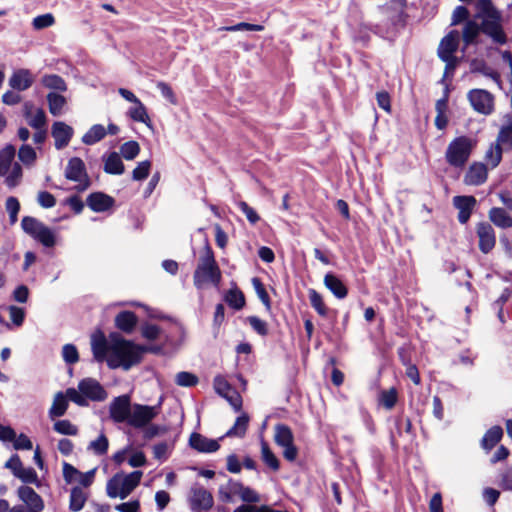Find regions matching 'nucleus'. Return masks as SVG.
Here are the masks:
<instances>
[{"label":"nucleus","instance_id":"nucleus-10","mask_svg":"<svg viewBox=\"0 0 512 512\" xmlns=\"http://www.w3.org/2000/svg\"><path fill=\"white\" fill-rule=\"evenodd\" d=\"M213 504V496L207 489L202 486L191 488L189 506L192 512H209Z\"/></svg>","mask_w":512,"mask_h":512},{"label":"nucleus","instance_id":"nucleus-50","mask_svg":"<svg viewBox=\"0 0 512 512\" xmlns=\"http://www.w3.org/2000/svg\"><path fill=\"white\" fill-rule=\"evenodd\" d=\"M108 447L109 441L103 433L100 434L96 440L91 441L88 445V449L92 450L98 456L106 454Z\"/></svg>","mask_w":512,"mask_h":512},{"label":"nucleus","instance_id":"nucleus-39","mask_svg":"<svg viewBox=\"0 0 512 512\" xmlns=\"http://www.w3.org/2000/svg\"><path fill=\"white\" fill-rule=\"evenodd\" d=\"M47 102L49 106V111L53 116H58L61 114L64 105L66 104V99L64 96L50 92L47 94Z\"/></svg>","mask_w":512,"mask_h":512},{"label":"nucleus","instance_id":"nucleus-30","mask_svg":"<svg viewBox=\"0 0 512 512\" xmlns=\"http://www.w3.org/2000/svg\"><path fill=\"white\" fill-rule=\"evenodd\" d=\"M490 221L500 228L512 227V218L507 214L505 209L493 207L489 211Z\"/></svg>","mask_w":512,"mask_h":512},{"label":"nucleus","instance_id":"nucleus-25","mask_svg":"<svg viewBox=\"0 0 512 512\" xmlns=\"http://www.w3.org/2000/svg\"><path fill=\"white\" fill-rule=\"evenodd\" d=\"M91 347L94 359L97 362H103L106 359L109 346L106 337L102 332L92 336Z\"/></svg>","mask_w":512,"mask_h":512},{"label":"nucleus","instance_id":"nucleus-42","mask_svg":"<svg viewBox=\"0 0 512 512\" xmlns=\"http://www.w3.org/2000/svg\"><path fill=\"white\" fill-rule=\"evenodd\" d=\"M476 8L478 12L475 15V19H482L484 17L500 14L497 8L494 7L491 0H477Z\"/></svg>","mask_w":512,"mask_h":512},{"label":"nucleus","instance_id":"nucleus-35","mask_svg":"<svg viewBox=\"0 0 512 512\" xmlns=\"http://www.w3.org/2000/svg\"><path fill=\"white\" fill-rule=\"evenodd\" d=\"M68 408V398L62 392H58L53 400L52 406L49 409V417H61L66 413Z\"/></svg>","mask_w":512,"mask_h":512},{"label":"nucleus","instance_id":"nucleus-54","mask_svg":"<svg viewBox=\"0 0 512 512\" xmlns=\"http://www.w3.org/2000/svg\"><path fill=\"white\" fill-rule=\"evenodd\" d=\"M150 169L151 162L149 160L139 162L138 165L132 171V179L134 181L145 180L149 176Z\"/></svg>","mask_w":512,"mask_h":512},{"label":"nucleus","instance_id":"nucleus-22","mask_svg":"<svg viewBox=\"0 0 512 512\" xmlns=\"http://www.w3.org/2000/svg\"><path fill=\"white\" fill-rule=\"evenodd\" d=\"M87 170L84 161L79 157L69 159L66 169V179L74 182H81L84 176H87Z\"/></svg>","mask_w":512,"mask_h":512},{"label":"nucleus","instance_id":"nucleus-4","mask_svg":"<svg viewBox=\"0 0 512 512\" xmlns=\"http://www.w3.org/2000/svg\"><path fill=\"white\" fill-rule=\"evenodd\" d=\"M143 472L136 470L130 474L116 473L106 483V494L110 498L126 499L140 484Z\"/></svg>","mask_w":512,"mask_h":512},{"label":"nucleus","instance_id":"nucleus-33","mask_svg":"<svg viewBox=\"0 0 512 512\" xmlns=\"http://www.w3.org/2000/svg\"><path fill=\"white\" fill-rule=\"evenodd\" d=\"M274 441L280 447L293 443L294 436L291 428L285 424H277L275 427Z\"/></svg>","mask_w":512,"mask_h":512},{"label":"nucleus","instance_id":"nucleus-36","mask_svg":"<svg viewBox=\"0 0 512 512\" xmlns=\"http://www.w3.org/2000/svg\"><path fill=\"white\" fill-rule=\"evenodd\" d=\"M86 500L87 495L82 488L78 486L73 487L70 492L69 509L73 512L80 511L84 507Z\"/></svg>","mask_w":512,"mask_h":512},{"label":"nucleus","instance_id":"nucleus-58","mask_svg":"<svg viewBox=\"0 0 512 512\" xmlns=\"http://www.w3.org/2000/svg\"><path fill=\"white\" fill-rule=\"evenodd\" d=\"M247 321L249 322L252 329L261 336H267L269 333L267 323L260 319L257 316H249L247 317Z\"/></svg>","mask_w":512,"mask_h":512},{"label":"nucleus","instance_id":"nucleus-52","mask_svg":"<svg viewBox=\"0 0 512 512\" xmlns=\"http://www.w3.org/2000/svg\"><path fill=\"white\" fill-rule=\"evenodd\" d=\"M472 73H481L485 76L491 77L498 81L499 75L496 72L489 71L487 64L484 60L473 59L470 63Z\"/></svg>","mask_w":512,"mask_h":512},{"label":"nucleus","instance_id":"nucleus-13","mask_svg":"<svg viewBox=\"0 0 512 512\" xmlns=\"http://www.w3.org/2000/svg\"><path fill=\"white\" fill-rule=\"evenodd\" d=\"M78 390L91 401H104L107 392L94 378H84L78 384Z\"/></svg>","mask_w":512,"mask_h":512},{"label":"nucleus","instance_id":"nucleus-6","mask_svg":"<svg viewBox=\"0 0 512 512\" xmlns=\"http://www.w3.org/2000/svg\"><path fill=\"white\" fill-rule=\"evenodd\" d=\"M17 496L23 504L14 505L11 512H42L45 507L42 497L28 485H21Z\"/></svg>","mask_w":512,"mask_h":512},{"label":"nucleus","instance_id":"nucleus-51","mask_svg":"<svg viewBox=\"0 0 512 512\" xmlns=\"http://www.w3.org/2000/svg\"><path fill=\"white\" fill-rule=\"evenodd\" d=\"M54 431L62 435L75 436L78 433V428L71 423L70 420H58L53 425Z\"/></svg>","mask_w":512,"mask_h":512},{"label":"nucleus","instance_id":"nucleus-48","mask_svg":"<svg viewBox=\"0 0 512 512\" xmlns=\"http://www.w3.org/2000/svg\"><path fill=\"white\" fill-rule=\"evenodd\" d=\"M15 477L20 479L25 484H35L37 487L40 486V481L38 479L37 472L32 467H22Z\"/></svg>","mask_w":512,"mask_h":512},{"label":"nucleus","instance_id":"nucleus-11","mask_svg":"<svg viewBox=\"0 0 512 512\" xmlns=\"http://www.w3.org/2000/svg\"><path fill=\"white\" fill-rule=\"evenodd\" d=\"M213 386L217 394L225 398L235 411H240L242 408L241 395L232 388L230 383L221 375H218L213 380Z\"/></svg>","mask_w":512,"mask_h":512},{"label":"nucleus","instance_id":"nucleus-28","mask_svg":"<svg viewBox=\"0 0 512 512\" xmlns=\"http://www.w3.org/2000/svg\"><path fill=\"white\" fill-rule=\"evenodd\" d=\"M503 429L496 425L486 431L481 440V447L486 450H492L502 439Z\"/></svg>","mask_w":512,"mask_h":512},{"label":"nucleus","instance_id":"nucleus-7","mask_svg":"<svg viewBox=\"0 0 512 512\" xmlns=\"http://www.w3.org/2000/svg\"><path fill=\"white\" fill-rule=\"evenodd\" d=\"M161 401L155 406L133 404L127 424L137 429L146 427L159 414Z\"/></svg>","mask_w":512,"mask_h":512},{"label":"nucleus","instance_id":"nucleus-16","mask_svg":"<svg viewBox=\"0 0 512 512\" xmlns=\"http://www.w3.org/2000/svg\"><path fill=\"white\" fill-rule=\"evenodd\" d=\"M73 134V128L65 122L56 121L52 125L51 135L55 140L54 145L57 150H61L68 146Z\"/></svg>","mask_w":512,"mask_h":512},{"label":"nucleus","instance_id":"nucleus-41","mask_svg":"<svg viewBox=\"0 0 512 512\" xmlns=\"http://www.w3.org/2000/svg\"><path fill=\"white\" fill-rule=\"evenodd\" d=\"M308 296L311 306L314 310L322 317H326L328 314V308L326 307L323 297L315 289H309Z\"/></svg>","mask_w":512,"mask_h":512},{"label":"nucleus","instance_id":"nucleus-40","mask_svg":"<svg viewBox=\"0 0 512 512\" xmlns=\"http://www.w3.org/2000/svg\"><path fill=\"white\" fill-rule=\"evenodd\" d=\"M42 84L49 89L56 90L59 92H65L67 85L64 79L57 74L44 75L42 78Z\"/></svg>","mask_w":512,"mask_h":512},{"label":"nucleus","instance_id":"nucleus-24","mask_svg":"<svg viewBox=\"0 0 512 512\" xmlns=\"http://www.w3.org/2000/svg\"><path fill=\"white\" fill-rule=\"evenodd\" d=\"M104 162L103 170L107 174L121 175L125 171L124 164L121 160V156L117 152H111L108 155L102 157Z\"/></svg>","mask_w":512,"mask_h":512},{"label":"nucleus","instance_id":"nucleus-21","mask_svg":"<svg viewBox=\"0 0 512 512\" xmlns=\"http://www.w3.org/2000/svg\"><path fill=\"white\" fill-rule=\"evenodd\" d=\"M459 47V32L457 30H451L445 35L438 46L437 55L439 58L445 56H454V53Z\"/></svg>","mask_w":512,"mask_h":512},{"label":"nucleus","instance_id":"nucleus-29","mask_svg":"<svg viewBox=\"0 0 512 512\" xmlns=\"http://www.w3.org/2000/svg\"><path fill=\"white\" fill-rule=\"evenodd\" d=\"M249 416L246 413H242L240 416L236 418L234 425L225 433L223 437H244L249 424Z\"/></svg>","mask_w":512,"mask_h":512},{"label":"nucleus","instance_id":"nucleus-37","mask_svg":"<svg viewBox=\"0 0 512 512\" xmlns=\"http://www.w3.org/2000/svg\"><path fill=\"white\" fill-rule=\"evenodd\" d=\"M136 105V107H131L129 109V117L136 122H141L147 125L148 127H151V120L148 116L147 109L144 106V104L141 101H139L136 103Z\"/></svg>","mask_w":512,"mask_h":512},{"label":"nucleus","instance_id":"nucleus-9","mask_svg":"<svg viewBox=\"0 0 512 512\" xmlns=\"http://www.w3.org/2000/svg\"><path fill=\"white\" fill-rule=\"evenodd\" d=\"M467 98L473 109L483 115H490L494 110V96L484 89H472Z\"/></svg>","mask_w":512,"mask_h":512},{"label":"nucleus","instance_id":"nucleus-53","mask_svg":"<svg viewBox=\"0 0 512 512\" xmlns=\"http://www.w3.org/2000/svg\"><path fill=\"white\" fill-rule=\"evenodd\" d=\"M495 144L501 147L502 145H507L508 148L512 149V120L508 125L500 128Z\"/></svg>","mask_w":512,"mask_h":512},{"label":"nucleus","instance_id":"nucleus-14","mask_svg":"<svg viewBox=\"0 0 512 512\" xmlns=\"http://www.w3.org/2000/svg\"><path fill=\"white\" fill-rule=\"evenodd\" d=\"M476 233L479 238V249L482 253L488 254L496 244V235L494 228L488 222L477 224Z\"/></svg>","mask_w":512,"mask_h":512},{"label":"nucleus","instance_id":"nucleus-45","mask_svg":"<svg viewBox=\"0 0 512 512\" xmlns=\"http://www.w3.org/2000/svg\"><path fill=\"white\" fill-rule=\"evenodd\" d=\"M120 153L124 159L133 160L140 153V145L134 140L127 141L120 146Z\"/></svg>","mask_w":512,"mask_h":512},{"label":"nucleus","instance_id":"nucleus-57","mask_svg":"<svg viewBox=\"0 0 512 512\" xmlns=\"http://www.w3.org/2000/svg\"><path fill=\"white\" fill-rule=\"evenodd\" d=\"M18 158L23 164L29 165L35 161L36 152L32 146L23 144L18 151Z\"/></svg>","mask_w":512,"mask_h":512},{"label":"nucleus","instance_id":"nucleus-18","mask_svg":"<svg viewBox=\"0 0 512 512\" xmlns=\"http://www.w3.org/2000/svg\"><path fill=\"white\" fill-rule=\"evenodd\" d=\"M87 206L96 213L106 212L115 204V199L104 192H93L86 199Z\"/></svg>","mask_w":512,"mask_h":512},{"label":"nucleus","instance_id":"nucleus-12","mask_svg":"<svg viewBox=\"0 0 512 512\" xmlns=\"http://www.w3.org/2000/svg\"><path fill=\"white\" fill-rule=\"evenodd\" d=\"M132 408L130 396L125 394L115 397L109 405L110 418L115 423H127Z\"/></svg>","mask_w":512,"mask_h":512},{"label":"nucleus","instance_id":"nucleus-15","mask_svg":"<svg viewBox=\"0 0 512 512\" xmlns=\"http://www.w3.org/2000/svg\"><path fill=\"white\" fill-rule=\"evenodd\" d=\"M453 206L459 211L457 219L459 223L466 224L476 206L477 200L472 195H458L452 199Z\"/></svg>","mask_w":512,"mask_h":512},{"label":"nucleus","instance_id":"nucleus-20","mask_svg":"<svg viewBox=\"0 0 512 512\" xmlns=\"http://www.w3.org/2000/svg\"><path fill=\"white\" fill-rule=\"evenodd\" d=\"M189 445L201 453H213L219 450L220 444L218 440L209 439L202 434L192 433L189 439Z\"/></svg>","mask_w":512,"mask_h":512},{"label":"nucleus","instance_id":"nucleus-46","mask_svg":"<svg viewBox=\"0 0 512 512\" xmlns=\"http://www.w3.org/2000/svg\"><path fill=\"white\" fill-rule=\"evenodd\" d=\"M397 399V390L392 387L389 390H384L380 393L379 402L385 409L391 410L396 405Z\"/></svg>","mask_w":512,"mask_h":512},{"label":"nucleus","instance_id":"nucleus-56","mask_svg":"<svg viewBox=\"0 0 512 512\" xmlns=\"http://www.w3.org/2000/svg\"><path fill=\"white\" fill-rule=\"evenodd\" d=\"M367 28L382 38H392L393 29L389 28L388 22L386 20L382 23L368 24Z\"/></svg>","mask_w":512,"mask_h":512},{"label":"nucleus","instance_id":"nucleus-32","mask_svg":"<svg viewBox=\"0 0 512 512\" xmlns=\"http://www.w3.org/2000/svg\"><path fill=\"white\" fill-rule=\"evenodd\" d=\"M224 301L234 310H241L246 303L243 292L236 286L225 293Z\"/></svg>","mask_w":512,"mask_h":512},{"label":"nucleus","instance_id":"nucleus-27","mask_svg":"<svg viewBox=\"0 0 512 512\" xmlns=\"http://www.w3.org/2000/svg\"><path fill=\"white\" fill-rule=\"evenodd\" d=\"M480 33V24L477 23L476 20H467L462 31V39L465 47L477 44V38Z\"/></svg>","mask_w":512,"mask_h":512},{"label":"nucleus","instance_id":"nucleus-47","mask_svg":"<svg viewBox=\"0 0 512 512\" xmlns=\"http://www.w3.org/2000/svg\"><path fill=\"white\" fill-rule=\"evenodd\" d=\"M199 382L197 375L187 371H181L175 376V383L181 387H193Z\"/></svg>","mask_w":512,"mask_h":512},{"label":"nucleus","instance_id":"nucleus-55","mask_svg":"<svg viewBox=\"0 0 512 512\" xmlns=\"http://www.w3.org/2000/svg\"><path fill=\"white\" fill-rule=\"evenodd\" d=\"M62 357L66 364L72 365L79 361V353L74 344H65L62 348Z\"/></svg>","mask_w":512,"mask_h":512},{"label":"nucleus","instance_id":"nucleus-59","mask_svg":"<svg viewBox=\"0 0 512 512\" xmlns=\"http://www.w3.org/2000/svg\"><path fill=\"white\" fill-rule=\"evenodd\" d=\"M54 16L50 13L39 15L33 19L32 25L34 29L41 30L48 28L54 24Z\"/></svg>","mask_w":512,"mask_h":512},{"label":"nucleus","instance_id":"nucleus-1","mask_svg":"<svg viewBox=\"0 0 512 512\" xmlns=\"http://www.w3.org/2000/svg\"><path fill=\"white\" fill-rule=\"evenodd\" d=\"M110 338L113 341L111 355L107 359L110 368L122 367L124 370H129L132 366L140 363L142 360L140 345H136L116 333H112Z\"/></svg>","mask_w":512,"mask_h":512},{"label":"nucleus","instance_id":"nucleus-44","mask_svg":"<svg viewBox=\"0 0 512 512\" xmlns=\"http://www.w3.org/2000/svg\"><path fill=\"white\" fill-rule=\"evenodd\" d=\"M252 285L255 289V292H256L258 298L261 300V302L265 306L266 310L270 311L271 310V300H270L269 294L267 293L261 279L258 277H253Z\"/></svg>","mask_w":512,"mask_h":512},{"label":"nucleus","instance_id":"nucleus-63","mask_svg":"<svg viewBox=\"0 0 512 512\" xmlns=\"http://www.w3.org/2000/svg\"><path fill=\"white\" fill-rule=\"evenodd\" d=\"M66 397L68 400L72 401L78 406L85 407L88 405V398H86L79 390H76L75 388H68L66 390Z\"/></svg>","mask_w":512,"mask_h":512},{"label":"nucleus","instance_id":"nucleus-61","mask_svg":"<svg viewBox=\"0 0 512 512\" xmlns=\"http://www.w3.org/2000/svg\"><path fill=\"white\" fill-rule=\"evenodd\" d=\"M29 126L34 129H42L46 125V114L42 108H38L36 114L30 117L28 120Z\"/></svg>","mask_w":512,"mask_h":512},{"label":"nucleus","instance_id":"nucleus-62","mask_svg":"<svg viewBox=\"0 0 512 512\" xmlns=\"http://www.w3.org/2000/svg\"><path fill=\"white\" fill-rule=\"evenodd\" d=\"M156 87L161 92V95L169 101L171 104L176 105L177 104V98L175 96V93L173 92L171 86L163 81H158L156 83Z\"/></svg>","mask_w":512,"mask_h":512},{"label":"nucleus","instance_id":"nucleus-17","mask_svg":"<svg viewBox=\"0 0 512 512\" xmlns=\"http://www.w3.org/2000/svg\"><path fill=\"white\" fill-rule=\"evenodd\" d=\"M488 177L487 166L482 162H473L467 169L463 182L470 186H480Z\"/></svg>","mask_w":512,"mask_h":512},{"label":"nucleus","instance_id":"nucleus-26","mask_svg":"<svg viewBox=\"0 0 512 512\" xmlns=\"http://www.w3.org/2000/svg\"><path fill=\"white\" fill-rule=\"evenodd\" d=\"M137 324V316L132 311H121L115 317V326L124 333L130 334Z\"/></svg>","mask_w":512,"mask_h":512},{"label":"nucleus","instance_id":"nucleus-64","mask_svg":"<svg viewBox=\"0 0 512 512\" xmlns=\"http://www.w3.org/2000/svg\"><path fill=\"white\" fill-rule=\"evenodd\" d=\"M468 17H469V10L465 6L459 5L453 11L451 25L454 26V25H458L459 23H461L463 21L466 22L467 20H469Z\"/></svg>","mask_w":512,"mask_h":512},{"label":"nucleus","instance_id":"nucleus-49","mask_svg":"<svg viewBox=\"0 0 512 512\" xmlns=\"http://www.w3.org/2000/svg\"><path fill=\"white\" fill-rule=\"evenodd\" d=\"M503 149L498 144H492L485 153V159L490 163L491 168H496L502 160Z\"/></svg>","mask_w":512,"mask_h":512},{"label":"nucleus","instance_id":"nucleus-19","mask_svg":"<svg viewBox=\"0 0 512 512\" xmlns=\"http://www.w3.org/2000/svg\"><path fill=\"white\" fill-rule=\"evenodd\" d=\"M34 83V77L29 69H16L9 78V86L16 91H25Z\"/></svg>","mask_w":512,"mask_h":512},{"label":"nucleus","instance_id":"nucleus-23","mask_svg":"<svg viewBox=\"0 0 512 512\" xmlns=\"http://www.w3.org/2000/svg\"><path fill=\"white\" fill-rule=\"evenodd\" d=\"M325 287L337 298L344 299L348 295V288L344 282L334 273L328 272L324 276Z\"/></svg>","mask_w":512,"mask_h":512},{"label":"nucleus","instance_id":"nucleus-43","mask_svg":"<svg viewBox=\"0 0 512 512\" xmlns=\"http://www.w3.org/2000/svg\"><path fill=\"white\" fill-rule=\"evenodd\" d=\"M407 15L403 11L394 10L387 18L388 26L393 29L392 37L397 34L399 27H404L406 24Z\"/></svg>","mask_w":512,"mask_h":512},{"label":"nucleus","instance_id":"nucleus-5","mask_svg":"<svg viewBox=\"0 0 512 512\" xmlns=\"http://www.w3.org/2000/svg\"><path fill=\"white\" fill-rule=\"evenodd\" d=\"M21 228L44 247L50 248L56 244V236L53 230L35 217L24 216L21 220Z\"/></svg>","mask_w":512,"mask_h":512},{"label":"nucleus","instance_id":"nucleus-8","mask_svg":"<svg viewBox=\"0 0 512 512\" xmlns=\"http://www.w3.org/2000/svg\"><path fill=\"white\" fill-rule=\"evenodd\" d=\"M480 27L481 33L490 37L494 43L506 44L507 36L501 24V14L482 18Z\"/></svg>","mask_w":512,"mask_h":512},{"label":"nucleus","instance_id":"nucleus-2","mask_svg":"<svg viewBox=\"0 0 512 512\" xmlns=\"http://www.w3.org/2000/svg\"><path fill=\"white\" fill-rule=\"evenodd\" d=\"M221 281V271L215 260L214 253L209 245L205 247V253L193 274V283L197 289H202L205 284L212 283L218 286Z\"/></svg>","mask_w":512,"mask_h":512},{"label":"nucleus","instance_id":"nucleus-34","mask_svg":"<svg viewBox=\"0 0 512 512\" xmlns=\"http://www.w3.org/2000/svg\"><path fill=\"white\" fill-rule=\"evenodd\" d=\"M107 135L106 129L101 124H94L91 128L83 135L82 142L86 145H94L101 141Z\"/></svg>","mask_w":512,"mask_h":512},{"label":"nucleus","instance_id":"nucleus-60","mask_svg":"<svg viewBox=\"0 0 512 512\" xmlns=\"http://www.w3.org/2000/svg\"><path fill=\"white\" fill-rule=\"evenodd\" d=\"M22 177V167L18 163H14L11 172L7 175L5 182L8 187L12 188L18 185L20 178Z\"/></svg>","mask_w":512,"mask_h":512},{"label":"nucleus","instance_id":"nucleus-38","mask_svg":"<svg viewBox=\"0 0 512 512\" xmlns=\"http://www.w3.org/2000/svg\"><path fill=\"white\" fill-rule=\"evenodd\" d=\"M261 456L263 462L273 471H278L280 468L279 459L272 452L267 442H261Z\"/></svg>","mask_w":512,"mask_h":512},{"label":"nucleus","instance_id":"nucleus-3","mask_svg":"<svg viewBox=\"0 0 512 512\" xmlns=\"http://www.w3.org/2000/svg\"><path fill=\"white\" fill-rule=\"evenodd\" d=\"M476 141L468 136L454 138L447 146L445 160L453 168L462 169L467 164Z\"/></svg>","mask_w":512,"mask_h":512},{"label":"nucleus","instance_id":"nucleus-31","mask_svg":"<svg viewBox=\"0 0 512 512\" xmlns=\"http://www.w3.org/2000/svg\"><path fill=\"white\" fill-rule=\"evenodd\" d=\"M16 149L12 144H7L0 150V176H5L14 160Z\"/></svg>","mask_w":512,"mask_h":512}]
</instances>
